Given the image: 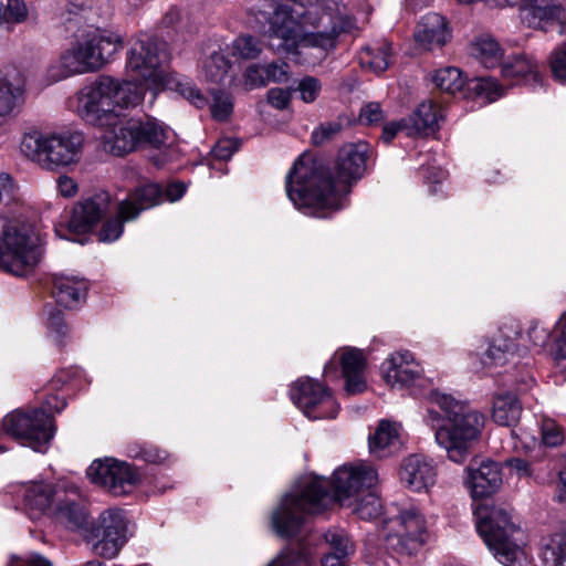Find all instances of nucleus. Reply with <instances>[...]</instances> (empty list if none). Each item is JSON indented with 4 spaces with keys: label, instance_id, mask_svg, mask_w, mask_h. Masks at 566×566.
<instances>
[{
    "label": "nucleus",
    "instance_id": "obj_28",
    "mask_svg": "<svg viewBox=\"0 0 566 566\" xmlns=\"http://www.w3.org/2000/svg\"><path fill=\"white\" fill-rule=\"evenodd\" d=\"M77 492L71 491L70 495L63 490L62 494L56 493V504L53 514L56 520L63 523L66 527L77 530L86 523V512L84 507L76 502Z\"/></svg>",
    "mask_w": 566,
    "mask_h": 566
},
{
    "label": "nucleus",
    "instance_id": "obj_31",
    "mask_svg": "<svg viewBox=\"0 0 566 566\" xmlns=\"http://www.w3.org/2000/svg\"><path fill=\"white\" fill-rule=\"evenodd\" d=\"M522 415V405L512 392H500L493 398L492 419L500 426H515Z\"/></svg>",
    "mask_w": 566,
    "mask_h": 566
},
{
    "label": "nucleus",
    "instance_id": "obj_64",
    "mask_svg": "<svg viewBox=\"0 0 566 566\" xmlns=\"http://www.w3.org/2000/svg\"><path fill=\"white\" fill-rule=\"evenodd\" d=\"M182 14L177 7H171L163 17L161 23L166 28H177Z\"/></svg>",
    "mask_w": 566,
    "mask_h": 566
},
{
    "label": "nucleus",
    "instance_id": "obj_19",
    "mask_svg": "<svg viewBox=\"0 0 566 566\" xmlns=\"http://www.w3.org/2000/svg\"><path fill=\"white\" fill-rule=\"evenodd\" d=\"M465 485L473 499L491 496L502 485V470L495 461H473L465 469Z\"/></svg>",
    "mask_w": 566,
    "mask_h": 566
},
{
    "label": "nucleus",
    "instance_id": "obj_38",
    "mask_svg": "<svg viewBox=\"0 0 566 566\" xmlns=\"http://www.w3.org/2000/svg\"><path fill=\"white\" fill-rule=\"evenodd\" d=\"M231 65L221 52L212 53L203 63L205 80L212 84H221L228 77Z\"/></svg>",
    "mask_w": 566,
    "mask_h": 566
},
{
    "label": "nucleus",
    "instance_id": "obj_62",
    "mask_svg": "<svg viewBox=\"0 0 566 566\" xmlns=\"http://www.w3.org/2000/svg\"><path fill=\"white\" fill-rule=\"evenodd\" d=\"M48 326L54 331L59 336L66 334V326L64 325L62 314L59 310H53L48 317Z\"/></svg>",
    "mask_w": 566,
    "mask_h": 566
},
{
    "label": "nucleus",
    "instance_id": "obj_13",
    "mask_svg": "<svg viewBox=\"0 0 566 566\" xmlns=\"http://www.w3.org/2000/svg\"><path fill=\"white\" fill-rule=\"evenodd\" d=\"M293 403L312 420L334 419L339 403L332 391L318 380L300 378L290 388Z\"/></svg>",
    "mask_w": 566,
    "mask_h": 566
},
{
    "label": "nucleus",
    "instance_id": "obj_11",
    "mask_svg": "<svg viewBox=\"0 0 566 566\" xmlns=\"http://www.w3.org/2000/svg\"><path fill=\"white\" fill-rule=\"evenodd\" d=\"M7 434L38 452H46L55 434L53 417L42 408L14 410L2 421Z\"/></svg>",
    "mask_w": 566,
    "mask_h": 566
},
{
    "label": "nucleus",
    "instance_id": "obj_52",
    "mask_svg": "<svg viewBox=\"0 0 566 566\" xmlns=\"http://www.w3.org/2000/svg\"><path fill=\"white\" fill-rule=\"evenodd\" d=\"M265 73L266 84L270 82H283L289 75V64L285 62H273L268 65H263Z\"/></svg>",
    "mask_w": 566,
    "mask_h": 566
},
{
    "label": "nucleus",
    "instance_id": "obj_12",
    "mask_svg": "<svg viewBox=\"0 0 566 566\" xmlns=\"http://www.w3.org/2000/svg\"><path fill=\"white\" fill-rule=\"evenodd\" d=\"M161 191L157 184H145L129 190L124 199L118 200L116 217L108 219L99 230L102 242H114L123 234L124 223L133 221L147 209L159 205Z\"/></svg>",
    "mask_w": 566,
    "mask_h": 566
},
{
    "label": "nucleus",
    "instance_id": "obj_24",
    "mask_svg": "<svg viewBox=\"0 0 566 566\" xmlns=\"http://www.w3.org/2000/svg\"><path fill=\"white\" fill-rule=\"evenodd\" d=\"M400 426L389 420H380L368 437L369 452L377 458H385L400 446Z\"/></svg>",
    "mask_w": 566,
    "mask_h": 566
},
{
    "label": "nucleus",
    "instance_id": "obj_57",
    "mask_svg": "<svg viewBox=\"0 0 566 566\" xmlns=\"http://www.w3.org/2000/svg\"><path fill=\"white\" fill-rule=\"evenodd\" d=\"M56 191L64 198H73L78 192V185L72 177L61 175L56 178Z\"/></svg>",
    "mask_w": 566,
    "mask_h": 566
},
{
    "label": "nucleus",
    "instance_id": "obj_29",
    "mask_svg": "<svg viewBox=\"0 0 566 566\" xmlns=\"http://www.w3.org/2000/svg\"><path fill=\"white\" fill-rule=\"evenodd\" d=\"M108 0H71L61 12V19L64 23L80 22L81 20H91L93 14L102 17L108 15Z\"/></svg>",
    "mask_w": 566,
    "mask_h": 566
},
{
    "label": "nucleus",
    "instance_id": "obj_16",
    "mask_svg": "<svg viewBox=\"0 0 566 566\" xmlns=\"http://www.w3.org/2000/svg\"><path fill=\"white\" fill-rule=\"evenodd\" d=\"M389 526L390 533L386 535V541L392 547L412 554L424 544L426 520L417 509L400 512L399 516L389 521Z\"/></svg>",
    "mask_w": 566,
    "mask_h": 566
},
{
    "label": "nucleus",
    "instance_id": "obj_54",
    "mask_svg": "<svg viewBox=\"0 0 566 566\" xmlns=\"http://www.w3.org/2000/svg\"><path fill=\"white\" fill-rule=\"evenodd\" d=\"M268 102L277 109H285L291 102V92L281 87H273L268 91Z\"/></svg>",
    "mask_w": 566,
    "mask_h": 566
},
{
    "label": "nucleus",
    "instance_id": "obj_63",
    "mask_svg": "<svg viewBox=\"0 0 566 566\" xmlns=\"http://www.w3.org/2000/svg\"><path fill=\"white\" fill-rule=\"evenodd\" d=\"M20 565L13 564L12 566H52L51 562L36 553H30L23 558H17Z\"/></svg>",
    "mask_w": 566,
    "mask_h": 566
},
{
    "label": "nucleus",
    "instance_id": "obj_27",
    "mask_svg": "<svg viewBox=\"0 0 566 566\" xmlns=\"http://www.w3.org/2000/svg\"><path fill=\"white\" fill-rule=\"evenodd\" d=\"M443 118L440 106L432 102H422L413 114L407 118L408 136L429 135L439 129V122Z\"/></svg>",
    "mask_w": 566,
    "mask_h": 566
},
{
    "label": "nucleus",
    "instance_id": "obj_25",
    "mask_svg": "<svg viewBox=\"0 0 566 566\" xmlns=\"http://www.w3.org/2000/svg\"><path fill=\"white\" fill-rule=\"evenodd\" d=\"M25 101V87L20 80L0 77V127L15 116Z\"/></svg>",
    "mask_w": 566,
    "mask_h": 566
},
{
    "label": "nucleus",
    "instance_id": "obj_45",
    "mask_svg": "<svg viewBox=\"0 0 566 566\" xmlns=\"http://www.w3.org/2000/svg\"><path fill=\"white\" fill-rule=\"evenodd\" d=\"M542 441L547 447H557L564 441L563 429L552 419H544L541 426Z\"/></svg>",
    "mask_w": 566,
    "mask_h": 566
},
{
    "label": "nucleus",
    "instance_id": "obj_58",
    "mask_svg": "<svg viewBox=\"0 0 566 566\" xmlns=\"http://www.w3.org/2000/svg\"><path fill=\"white\" fill-rule=\"evenodd\" d=\"M270 566H310L304 555L283 552Z\"/></svg>",
    "mask_w": 566,
    "mask_h": 566
},
{
    "label": "nucleus",
    "instance_id": "obj_41",
    "mask_svg": "<svg viewBox=\"0 0 566 566\" xmlns=\"http://www.w3.org/2000/svg\"><path fill=\"white\" fill-rule=\"evenodd\" d=\"M261 52V42L252 35L238 36L231 45L232 55L244 60L256 59Z\"/></svg>",
    "mask_w": 566,
    "mask_h": 566
},
{
    "label": "nucleus",
    "instance_id": "obj_9",
    "mask_svg": "<svg viewBox=\"0 0 566 566\" xmlns=\"http://www.w3.org/2000/svg\"><path fill=\"white\" fill-rule=\"evenodd\" d=\"M84 136L75 130L25 132L20 140V151L30 161L46 171H57L81 161Z\"/></svg>",
    "mask_w": 566,
    "mask_h": 566
},
{
    "label": "nucleus",
    "instance_id": "obj_20",
    "mask_svg": "<svg viewBox=\"0 0 566 566\" xmlns=\"http://www.w3.org/2000/svg\"><path fill=\"white\" fill-rule=\"evenodd\" d=\"M399 478L400 482L413 492L427 491L436 483L437 468L426 455L410 454L400 464Z\"/></svg>",
    "mask_w": 566,
    "mask_h": 566
},
{
    "label": "nucleus",
    "instance_id": "obj_53",
    "mask_svg": "<svg viewBox=\"0 0 566 566\" xmlns=\"http://www.w3.org/2000/svg\"><path fill=\"white\" fill-rule=\"evenodd\" d=\"M133 457L139 458L149 463H161L167 459V452L159 448L150 444H146L139 448V450L133 453Z\"/></svg>",
    "mask_w": 566,
    "mask_h": 566
},
{
    "label": "nucleus",
    "instance_id": "obj_37",
    "mask_svg": "<svg viewBox=\"0 0 566 566\" xmlns=\"http://www.w3.org/2000/svg\"><path fill=\"white\" fill-rule=\"evenodd\" d=\"M548 566H566V528L553 534L542 549Z\"/></svg>",
    "mask_w": 566,
    "mask_h": 566
},
{
    "label": "nucleus",
    "instance_id": "obj_55",
    "mask_svg": "<svg viewBox=\"0 0 566 566\" xmlns=\"http://www.w3.org/2000/svg\"><path fill=\"white\" fill-rule=\"evenodd\" d=\"M238 149V143L231 138L220 139L212 149V156L219 160H228Z\"/></svg>",
    "mask_w": 566,
    "mask_h": 566
},
{
    "label": "nucleus",
    "instance_id": "obj_50",
    "mask_svg": "<svg viewBox=\"0 0 566 566\" xmlns=\"http://www.w3.org/2000/svg\"><path fill=\"white\" fill-rule=\"evenodd\" d=\"M264 76L263 66L258 64L250 65L243 74L245 90L252 91L265 86L266 80Z\"/></svg>",
    "mask_w": 566,
    "mask_h": 566
},
{
    "label": "nucleus",
    "instance_id": "obj_17",
    "mask_svg": "<svg viewBox=\"0 0 566 566\" xmlns=\"http://www.w3.org/2000/svg\"><path fill=\"white\" fill-rule=\"evenodd\" d=\"M380 373L388 386L403 388L420 379L423 370L409 350H397L381 363Z\"/></svg>",
    "mask_w": 566,
    "mask_h": 566
},
{
    "label": "nucleus",
    "instance_id": "obj_21",
    "mask_svg": "<svg viewBox=\"0 0 566 566\" xmlns=\"http://www.w3.org/2000/svg\"><path fill=\"white\" fill-rule=\"evenodd\" d=\"M518 8L521 19L528 27L541 29L560 22L565 12L564 7L556 0H523Z\"/></svg>",
    "mask_w": 566,
    "mask_h": 566
},
{
    "label": "nucleus",
    "instance_id": "obj_46",
    "mask_svg": "<svg viewBox=\"0 0 566 566\" xmlns=\"http://www.w3.org/2000/svg\"><path fill=\"white\" fill-rule=\"evenodd\" d=\"M473 90L478 93V95L483 96L489 102H493L502 96V85L497 83L495 78L492 77H482L479 78Z\"/></svg>",
    "mask_w": 566,
    "mask_h": 566
},
{
    "label": "nucleus",
    "instance_id": "obj_33",
    "mask_svg": "<svg viewBox=\"0 0 566 566\" xmlns=\"http://www.w3.org/2000/svg\"><path fill=\"white\" fill-rule=\"evenodd\" d=\"M363 67L375 74L386 71L391 62V45L386 40L377 41L364 48L359 54Z\"/></svg>",
    "mask_w": 566,
    "mask_h": 566
},
{
    "label": "nucleus",
    "instance_id": "obj_61",
    "mask_svg": "<svg viewBox=\"0 0 566 566\" xmlns=\"http://www.w3.org/2000/svg\"><path fill=\"white\" fill-rule=\"evenodd\" d=\"M560 333L555 344V354L557 358L566 359V312L559 319Z\"/></svg>",
    "mask_w": 566,
    "mask_h": 566
},
{
    "label": "nucleus",
    "instance_id": "obj_42",
    "mask_svg": "<svg viewBox=\"0 0 566 566\" xmlns=\"http://www.w3.org/2000/svg\"><path fill=\"white\" fill-rule=\"evenodd\" d=\"M513 350V345L510 342L502 343V338H494L484 354L483 364L485 366H501L506 363Z\"/></svg>",
    "mask_w": 566,
    "mask_h": 566
},
{
    "label": "nucleus",
    "instance_id": "obj_8",
    "mask_svg": "<svg viewBox=\"0 0 566 566\" xmlns=\"http://www.w3.org/2000/svg\"><path fill=\"white\" fill-rule=\"evenodd\" d=\"M476 531L494 557L505 566H533L526 552L527 536L512 513L500 505L474 511Z\"/></svg>",
    "mask_w": 566,
    "mask_h": 566
},
{
    "label": "nucleus",
    "instance_id": "obj_30",
    "mask_svg": "<svg viewBox=\"0 0 566 566\" xmlns=\"http://www.w3.org/2000/svg\"><path fill=\"white\" fill-rule=\"evenodd\" d=\"M62 492L63 490L44 482L31 483L24 491V504L29 510L38 513L53 511L57 502L56 493L62 494Z\"/></svg>",
    "mask_w": 566,
    "mask_h": 566
},
{
    "label": "nucleus",
    "instance_id": "obj_5",
    "mask_svg": "<svg viewBox=\"0 0 566 566\" xmlns=\"http://www.w3.org/2000/svg\"><path fill=\"white\" fill-rule=\"evenodd\" d=\"M123 38L115 31L90 27L71 42L45 70V81L54 84L66 78L98 72L123 50Z\"/></svg>",
    "mask_w": 566,
    "mask_h": 566
},
{
    "label": "nucleus",
    "instance_id": "obj_32",
    "mask_svg": "<svg viewBox=\"0 0 566 566\" xmlns=\"http://www.w3.org/2000/svg\"><path fill=\"white\" fill-rule=\"evenodd\" d=\"M331 552L325 554L322 566H345L346 559L354 553V544L343 531H328L325 534Z\"/></svg>",
    "mask_w": 566,
    "mask_h": 566
},
{
    "label": "nucleus",
    "instance_id": "obj_59",
    "mask_svg": "<svg viewBox=\"0 0 566 566\" xmlns=\"http://www.w3.org/2000/svg\"><path fill=\"white\" fill-rule=\"evenodd\" d=\"M408 126H410L407 118L399 122H390L384 125L381 138L385 143H390L397 135L398 132L405 130L408 135Z\"/></svg>",
    "mask_w": 566,
    "mask_h": 566
},
{
    "label": "nucleus",
    "instance_id": "obj_22",
    "mask_svg": "<svg viewBox=\"0 0 566 566\" xmlns=\"http://www.w3.org/2000/svg\"><path fill=\"white\" fill-rule=\"evenodd\" d=\"M451 38L446 19L439 13H427L415 31L416 42L426 50L442 48Z\"/></svg>",
    "mask_w": 566,
    "mask_h": 566
},
{
    "label": "nucleus",
    "instance_id": "obj_48",
    "mask_svg": "<svg viewBox=\"0 0 566 566\" xmlns=\"http://www.w3.org/2000/svg\"><path fill=\"white\" fill-rule=\"evenodd\" d=\"M521 326L517 319L509 317L503 321L499 327L495 338H502V343H511L515 349V340L521 337Z\"/></svg>",
    "mask_w": 566,
    "mask_h": 566
},
{
    "label": "nucleus",
    "instance_id": "obj_35",
    "mask_svg": "<svg viewBox=\"0 0 566 566\" xmlns=\"http://www.w3.org/2000/svg\"><path fill=\"white\" fill-rule=\"evenodd\" d=\"M501 74L503 78L515 80L516 82L527 77H531L534 82L539 81L537 64L525 55L507 57L502 64Z\"/></svg>",
    "mask_w": 566,
    "mask_h": 566
},
{
    "label": "nucleus",
    "instance_id": "obj_34",
    "mask_svg": "<svg viewBox=\"0 0 566 566\" xmlns=\"http://www.w3.org/2000/svg\"><path fill=\"white\" fill-rule=\"evenodd\" d=\"M471 55L484 67L493 69L501 63L503 49L494 38L482 35L471 44Z\"/></svg>",
    "mask_w": 566,
    "mask_h": 566
},
{
    "label": "nucleus",
    "instance_id": "obj_40",
    "mask_svg": "<svg viewBox=\"0 0 566 566\" xmlns=\"http://www.w3.org/2000/svg\"><path fill=\"white\" fill-rule=\"evenodd\" d=\"M27 18L28 8L23 0L0 2V25L11 29L12 25L24 22Z\"/></svg>",
    "mask_w": 566,
    "mask_h": 566
},
{
    "label": "nucleus",
    "instance_id": "obj_4",
    "mask_svg": "<svg viewBox=\"0 0 566 566\" xmlns=\"http://www.w3.org/2000/svg\"><path fill=\"white\" fill-rule=\"evenodd\" d=\"M378 473L369 464H345L334 471L332 482L325 478L304 476L285 494L272 515V526L281 537H293L308 514L325 510L334 497L342 506L364 491L374 489Z\"/></svg>",
    "mask_w": 566,
    "mask_h": 566
},
{
    "label": "nucleus",
    "instance_id": "obj_10",
    "mask_svg": "<svg viewBox=\"0 0 566 566\" xmlns=\"http://www.w3.org/2000/svg\"><path fill=\"white\" fill-rule=\"evenodd\" d=\"M41 237L29 228L0 218V269L15 276L32 273L43 258Z\"/></svg>",
    "mask_w": 566,
    "mask_h": 566
},
{
    "label": "nucleus",
    "instance_id": "obj_47",
    "mask_svg": "<svg viewBox=\"0 0 566 566\" xmlns=\"http://www.w3.org/2000/svg\"><path fill=\"white\" fill-rule=\"evenodd\" d=\"M549 64L554 77L566 83V42L553 51Z\"/></svg>",
    "mask_w": 566,
    "mask_h": 566
},
{
    "label": "nucleus",
    "instance_id": "obj_23",
    "mask_svg": "<svg viewBox=\"0 0 566 566\" xmlns=\"http://www.w3.org/2000/svg\"><path fill=\"white\" fill-rule=\"evenodd\" d=\"M342 374L345 379V391L348 395L361 394L366 390V359L364 353L356 348L346 349L340 355Z\"/></svg>",
    "mask_w": 566,
    "mask_h": 566
},
{
    "label": "nucleus",
    "instance_id": "obj_2",
    "mask_svg": "<svg viewBox=\"0 0 566 566\" xmlns=\"http://www.w3.org/2000/svg\"><path fill=\"white\" fill-rule=\"evenodd\" d=\"M248 12L268 23V39L276 52L295 54L301 48L328 52L342 34L355 29L346 7L336 0H263Z\"/></svg>",
    "mask_w": 566,
    "mask_h": 566
},
{
    "label": "nucleus",
    "instance_id": "obj_44",
    "mask_svg": "<svg viewBox=\"0 0 566 566\" xmlns=\"http://www.w3.org/2000/svg\"><path fill=\"white\" fill-rule=\"evenodd\" d=\"M296 90L304 103H314L322 91V83L314 76H305L300 80Z\"/></svg>",
    "mask_w": 566,
    "mask_h": 566
},
{
    "label": "nucleus",
    "instance_id": "obj_60",
    "mask_svg": "<svg viewBox=\"0 0 566 566\" xmlns=\"http://www.w3.org/2000/svg\"><path fill=\"white\" fill-rule=\"evenodd\" d=\"M161 191V198L160 202H163L164 198L166 197L169 201L174 202L179 200L184 193L186 192V186L181 182H174L167 186L165 191L161 189L159 185H157Z\"/></svg>",
    "mask_w": 566,
    "mask_h": 566
},
{
    "label": "nucleus",
    "instance_id": "obj_39",
    "mask_svg": "<svg viewBox=\"0 0 566 566\" xmlns=\"http://www.w3.org/2000/svg\"><path fill=\"white\" fill-rule=\"evenodd\" d=\"M432 80L441 91L450 94L460 92L465 83L462 72L452 66L438 70Z\"/></svg>",
    "mask_w": 566,
    "mask_h": 566
},
{
    "label": "nucleus",
    "instance_id": "obj_56",
    "mask_svg": "<svg viewBox=\"0 0 566 566\" xmlns=\"http://www.w3.org/2000/svg\"><path fill=\"white\" fill-rule=\"evenodd\" d=\"M342 126L338 123H328L321 125L312 133V142L315 145H322L336 135Z\"/></svg>",
    "mask_w": 566,
    "mask_h": 566
},
{
    "label": "nucleus",
    "instance_id": "obj_26",
    "mask_svg": "<svg viewBox=\"0 0 566 566\" xmlns=\"http://www.w3.org/2000/svg\"><path fill=\"white\" fill-rule=\"evenodd\" d=\"M87 285L83 279L55 274L53 277V295L64 307L75 308L85 298Z\"/></svg>",
    "mask_w": 566,
    "mask_h": 566
},
{
    "label": "nucleus",
    "instance_id": "obj_14",
    "mask_svg": "<svg viewBox=\"0 0 566 566\" xmlns=\"http://www.w3.org/2000/svg\"><path fill=\"white\" fill-rule=\"evenodd\" d=\"M126 533L125 512L117 507L104 511L88 538L93 553L104 558H114L127 541Z\"/></svg>",
    "mask_w": 566,
    "mask_h": 566
},
{
    "label": "nucleus",
    "instance_id": "obj_36",
    "mask_svg": "<svg viewBox=\"0 0 566 566\" xmlns=\"http://www.w3.org/2000/svg\"><path fill=\"white\" fill-rule=\"evenodd\" d=\"M353 512L361 520L370 521L381 514V503L374 489L364 491L358 496L346 503Z\"/></svg>",
    "mask_w": 566,
    "mask_h": 566
},
{
    "label": "nucleus",
    "instance_id": "obj_15",
    "mask_svg": "<svg viewBox=\"0 0 566 566\" xmlns=\"http://www.w3.org/2000/svg\"><path fill=\"white\" fill-rule=\"evenodd\" d=\"M87 476L115 496L130 493L140 481V474L134 467L113 458L93 461Z\"/></svg>",
    "mask_w": 566,
    "mask_h": 566
},
{
    "label": "nucleus",
    "instance_id": "obj_43",
    "mask_svg": "<svg viewBox=\"0 0 566 566\" xmlns=\"http://www.w3.org/2000/svg\"><path fill=\"white\" fill-rule=\"evenodd\" d=\"M213 102L211 104V115L216 120H226L233 111L232 98L224 92L211 91Z\"/></svg>",
    "mask_w": 566,
    "mask_h": 566
},
{
    "label": "nucleus",
    "instance_id": "obj_18",
    "mask_svg": "<svg viewBox=\"0 0 566 566\" xmlns=\"http://www.w3.org/2000/svg\"><path fill=\"white\" fill-rule=\"evenodd\" d=\"M111 196L107 191H99L77 202L72 210L67 221L70 233H86L102 219L108 211Z\"/></svg>",
    "mask_w": 566,
    "mask_h": 566
},
{
    "label": "nucleus",
    "instance_id": "obj_6",
    "mask_svg": "<svg viewBox=\"0 0 566 566\" xmlns=\"http://www.w3.org/2000/svg\"><path fill=\"white\" fill-rule=\"evenodd\" d=\"M430 399L444 413L442 418L434 410L428 412L436 442L447 452L449 460L463 463L482 433L484 415L447 394L433 391Z\"/></svg>",
    "mask_w": 566,
    "mask_h": 566
},
{
    "label": "nucleus",
    "instance_id": "obj_51",
    "mask_svg": "<svg viewBox=\"0 0 566 566\" xmlns=\"http://www.w3.org/2000/svg\"><path fill=\"white\" fill-rule=\"evenodd\" d=\"M526 336L534 347L542 348L547 344L551 333L539 322L533 321L527 328Z\"/></svg>",
    "mask_w": 566,
    "mask_h": 566
},
{
    "label": "nucleus",
    "instance_id": "obj_49",
    "mask_svg": "<svg viewBox=\"0 0 566 566\" xmlns=\"http://www.w3.org/2000/svg\"><path fill=\"white\" fill-rule=\"evenodd\" d=\"M385 119L384 111L379 103L370 102L364 105L359 113V122L364 125H376Z\"/></svg>",
    "mask_w": 566,
    "mask_h": 566
},
{
    "label": "nucleus",
    "instance_id": "obj_7",
    "mask_svg": "<svg viewBox=\"0 0 566 566\" xmlns=\"http://www.w3.org/2000/svg\"><path fill=\"white\" fill-rule=\"evenodd\" d=\"M166 43L149 34H139L127 52L126 73L130 81L139 83L151 81L155 85H165L178 92L196 107L207 104L203 94L187 78L167 76L163 65L168 61Z\"/></svg>",
    "mask_w": 566,
    "mask_h": 566
},
{
    "label": "nucleus",
    "instance_id": "obj_1",
    "mask_svg": "<svg viewBox=\"0 0 566 566\" xmlns=\"http://www.w3.org/2000/svg\"><path fill=\"white\" fill-rule=\"evenodd\" d=\"M145 90L139 83L103 74L75 94V113L85 123L103 129L101 140L105 151L124 156L139 147L158 148L167 142L168 127L156 118L119 119L124 111L143 102Z\"/></svg>",
    "mask_w": 566,
    "mask_h": 566
},
{
    "label": "nucleus",
    "instance_id": "obj_3",
    "mask_svg": "<svg viewBox=\"0 0 566 566\" xmlns=\"http://www.w3.org/2000/svg\"><path fill=\"white\" fill-rule=\"evenodd\" d=\"M369 155L367 143L344 145L337 155L334 177L321 160L302 155L285 178V190L294 207L302 213L327 218L344 207L346 195L365 171Z\"/></svg>",
    "mask_w": 566,
    "mask_h": 566
}]
</instances>
